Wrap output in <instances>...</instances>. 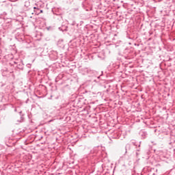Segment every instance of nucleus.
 Returning a JSON list of instances; mask_svg holds the SVG:
<instances>
[{
    "mask_svg": "<svg viewBox=\"0 0 175 175\" xmlns=\"http://www.w3.org/2000/svg\"><path fill=\"white\" fill-rule=\"evenodd\" d=\"M40 13H43V10H40Z\"/></svg>",
    "mask_w": 175,
    "mask_h": 175,
    "instance_id": "1",
    "label": "nucleus"
},
{
    "mask_svg": "<svg viewBox=\"0 0 175 175\" xmlns=\"http://www.w3.org/2000/svg\"><path fill=\"white\" fill-rule=\"evenodd\" d=\"M33 9H36V7H34Z\"/></svg>",
    "mask_w": 175,
    "mask_h": 175,
    "instance_id": "2",
    "label": "nucleus"
}]
</instances>
